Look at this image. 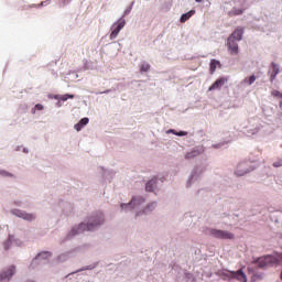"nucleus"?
<instances>
[{
	"label": "nucleus",
	"instance_id": "9b49d317",
	"mask_svg": "<svg viewBox=\"0 0 282 282\" xmlns=\"http://www.w3.org/2000/svg\"><path fill=\"white\" fill-rule=\"evenodd\" d=\"M229 39L234 41H241L243 39V28L238 26L230 35Z\"/></svg>",
	"mask_w": 282,
	"mask_h": 282
},
{
	"label": "nucleus",
	"instance_id": "f257e3e1",
	"mask_svg": "<svg viewBox=\"0 0 282 282\" xmlns=\"http://www.w3.org/2000/svg\"><path fill=\"white\" fill-rule=\"evenodd\" d=\"M217 276L223 279V281H232V279H236V281L240 282H248V276H246V273L243 272V269H240L238 271H230L228 269H221L216 272Z\"/></svg>",
	"mask_w": 282,
	"mask_h": 282
},
{
	"label": "nucleus",
	"instance_id": "ddd939ff",
	"mask_svg": "<svg viewBox=\"0 0 282 282\" xmlns=\"http://www.w3.org/2000/svg\"><path fill=\"white\" fill-rule=\"evenodd\" d=\"M217 67H221V62L217 59H212L210 67H209V72L212 75L215 74V72H217Z\"/></svg>",
	"mask_w": 282,
	"mask_h": 282
},
{
	"label": "nucleus",
	"instance_id": "a211bd4d",
	"mask_svg": "<svg viewBox=\"0 0 282 282\" xmlns=\"http://www.w3.org/2000/svg\"><path fill=\"white\" fill-rule=\"evenodd\" d=\"M254 80H257V76L251 75L249 77H246L242 82L241 85H253Z\"/></svg>",
	"mask_w": 282,
	"mask_h": 282
},
{
	"label": "nucleus",
	"instance_id": "c85d7f7f",
	"mask_svg": "<svg viewBox=\"0 0 282 282\" xmlns=\"http://www.w3.org/2000/svg\"><path fill=\"white\" fill-rule=\"evenodd\" d=\"M150 208H155V203L148 205V207L145 208V213H149Z\"/></svg>",
	"mask_w": 282,
	"mask_h": 282
},
{
	"label": "nucleus",
	"instance_id": "c756f323",
	"mask_svg": "<svg viewBox=\"0 0 282 282\" xmlns=\"http://www.w3.org/2000/svg\"><path fill=\"white\" fill-rule=\"evenodd\" d=\"M195 1H196V3H202L203 0H195Z\"/></svg>",
	"mask_w": 282,
	"mask_h": 282
},
{
	"label": "nucleus",
	"instance_id": "7ed1b4c3",
	"mask_svg": "<svg viewBox=\"0 0 282 282\" xmlns=\"http://www.w3.org/2000/svg\"><path fill=\"white\" fill-rule=\"evenodd\" d=\"M124 25H127V21L124 20V18H120L116 23H113L111 28L110 39H117L118 34H120V31L122 30V28H124Z\"/></svg>",
	"mask_w": 282,
	"mask_h": 282
},
{
	"label": "nucleus",
	"instance_id": "4be33fe9",
	"mask_svg": "<svg viewBox=\"0 0 282 282\" xmlns=\"http://www.w3.org/2000/svg\"><path fill=\"white\" fill-rule=\"evenodd\" d=\"M69 98L74 99V95L66 94V95L61 96L59 99L63 100V102H65V100H69Z\"/></svg>",
	"mask_w": 282,
	"mask_h": 282
},
{
	"label": "nucleus",
	"instance_id": "b1692460",
	"mask_svg": "<svg viewBox=\"0 0 282 282\" xmlns=\"http://www.w3.org/2000/svg\"><path fill=\"white\" fill-rule=\"evenodd\" d=\"M274 169H279L282 166V159H279L278 161L273 162Z\"/></svg>",
	"mask_w": 282,
	"mask_h": 282
},
{
	"label": "nucleus",
	"instance_id": "5701e85b",
	"mask_svg": "<svg viewBox=\"0 0 282 282\" xmlns=\"http://www.w3.org/2000/svg\"><path fill=\"white\" fill-rule=\"evenodd\" d=\"M271 95H272L274 98H281L282 93L279 91V90H273V91H271Z\"/></svg>",
	"mask_w": 282,
	"mask_h": 282
},
{
	"label": "nucleus",
	"instance_id": "dca6fc26",
	"mask_svg": "<svg viewBox=\"0 0 282 282\" xmlns=\"http://www.w3.org/2000/svg\"><path fill=\"white\" fill-rule=\"evenodd\" d=\"M241 14H243V9L234 8L228 12V17H241Z\"/></svg>",
	"mask_w": 282,
	"mask_h": 282
},
{
	"label": "nucleus",
	"instance_id": "20e7f679",
	"mask_svg": "<svg viewBox=\"0 0 282 282\" xmlns=\"http://www.w3.org/2000/svg\"><path fill=\"white\" fill-rule=\"evenodd\" d=\"M210 235L216 239H235V234L219 229H210Z\"/></svg>",
	"mask_w": 282,
	"mask_h": 282
},
{
	"label": "nucleus",
	"instance_id": "4468645a",
	"mask_svg": "<svg viewBox=\"0 0 282 282\" xmlns=\"http://www.w3.org/2000/svg\"><path fill=\"white\" fill-rule=\"evenodd\" d=\"M87 124H89V118H83L80 119V121L75 124V129L76 131H80L83 129V127H87Z\"/></svg>",
	"mask_w": 282,
	"mask_h": 282
},
{
	"label": "nucleus",
	"instance_id": "aec40b11",
	"mask_svg": "<svg viewBox=\"0 0 282 282\" xmlns=\"http://www.w3.org/2000/svg\"><path fill=\"white\" fill-rule=\"evenodd\" d=\"M50 257H52V253L45 251V252L37 254L36 259H50Z\"/></svg>",
	"mask_w": 282,
	"mask_h": 282
},
{
	"label": "nucleus",
	"instance_id": "7c9ffc66",
	"mask_svg": "<svg viewBox=\"0 0 282 282\" xmlns=\"http://www.w3.org/2000/svg\"><path fill=\"white\" fill-rule=\"evenodd\" d=\"M6 175H10L9 173H6Z\"/></svg>",
	"mask_w": 282,
	"mask_h": 282
},
{
	"label": "nucleus",
	"instance_id": "423d86ee",
	"mask_svg": "<svg viewBox=\"0 0 282 282\" xmlns=\"http://www.w3.org/2000/svg\"><path fill=\"white\" fill-rule=\"evenodd\" d=\"M17 272V267L11 265L7 271L2 272L0 274V282H8L12 276H14V273Z\"/></svg>",
	"mask_w": 282,
	"mask_h": 282
},
{
	"label": "nucleus",
	"instance_id": "6e6552de",
	"mask_svg": "<svg viewBox=\"0 0 282 282\" xmlns=\"http://www.w3.org/2000/svg\"><path fill=\"white\" fill-rule=\"evenodd\" d=\"M228 83V77H220L208 88V91H215V89H221L224 85Z\"/></svg>",
	"mask_w": 282,
	"mask_h": 282
},
{
	"label": "nucleus",
	"instance_id": "f3484780",
	"mask_svg": "<svg viewBox=\"0 0 282 282\" xmlns=\"http://www.w3.org/2000/svg\"><path fill=\"white\" fill-rule=\"evenodd\" d=\"M195 14V10H191L187 13H184L181 17V23H186V21H188V19H191V17H193Z\"/></svg>",
	"mask_w": 282,
	"mask_h": 282
},
{
	"label": "nucleus",
	"instance_id": "6ab92c4d",
	"mask_svg": "<svg viewBox=\"0 0 282 282\" xmlns=\"http://www.w3.org/2000/svg\"><path fill=\"white\" fill-rule=\"evenodd\" d=\"M271 67H272V73L271 74H280V72H281V68H279V65L276 64V63H272L271 64Z\"/></svg>",
	"mask_w": 282,
	"mask_h": 282
},
{
	"label": "nucleus",
	"instance_id": "a878e982",
	"mask_svg": "<svg viewBox=\"0 0 282 282\" xmlns=\"http://www.w3.org/2000/svg\"><path fill=\"white\" fill-rule=\"evenodd\" d=\"M276 76H279V75L275 74V73H271V75H270V82H271V83H274V80H276Z\"/></svg>",
	"mask_w": 282,
	"mask_h": 282
},
{
	"label": "nucleus",
	"instance_id": "f8f14e48",
	"mask_svg": "<svg viewBox=\"0 0 282 282\" xmlns=\"http://www.w3.org/2000/svg\"><path fill=\"white\" fill-rule=\"evenodd\" d=\"M140 204H144V198L142 196L133 197L128 205H121L122 208L131 206L135 208V206H140Z\"/></svg>",
	"mask_w": 282,
	"mask_h": 282
},
{
	"label": "nucleus",
	"instance_id": "bb28decb",
	"mask_svg": "<svg viewBox=\"0 0 282 282\" xmlns=\"http://www.w3.org/2000/svg\"><path fill=\"white\" fill-rule=\"evenodd\" d=\"M171 133H174V135H186L187 133L184 132V131H181V132H175V130H170Z\"/></svg>",
	"mask_w": 282,
	"mask_h": 282
},
{
	"label": "nucleus",
	"instance_id": "f03ea898",
	"mask_svg": "<svg viewBox=\"0 0 282 282\" xmlns=\"http://www.w3.org/2000/svg\"><path fill=\"white\" fill-rule=\"evenodd\" d=\"M104 221L105 218L102 217V215H99L98 217H91L89 224H80L77 229L74 228L70 232L74 236L78 235V232H85V230H95L96 228H98V226L104 224Z\"/></svg>",
	"mask_w": 282,
	"mask_h": 282
},
{
	"label": "nucleus",
	"instance_id": "cd10ccee",
	"mask_svg": "<svg viewBox=\"0 0 282 282\" xmlns=\"http://www.w3.org/2000/svg\"><path fill=\"white\" fill-rule=\"evenodd\" d=\"M35 109H37V111H43L44 107H43V105L37 104V105H35Z\"/></svg>",
	"mask_w": 282,
	"mask_h": 282
},
{
	"label": "nucleus",
	"instance_id": "9d476101",
	"mask_svg": "<svg viewBox=\"0 0 282 282\" xmlns=\"http://www.w3.org/2000/svg\"><path fill=\"white\" fill-rule=\"evenodd\" d=\"M204 153V148H195L194 150L187 152L185 154V160H195V158H199Z\"/></svg>",
	"mask_w": 282,
	"mask_h": 282
},
{
	"label": "nucleus",
	"instance_id": "1a4fd4ad",
	"mask_svg": "<svg viewBox=\"0 0 282 282\" xmlns=\"http://www.w3.org/2000/svg\"><path fill=\"white\" fill-rule=\"evenodd\" d=\"M13 215L20 217L21 219H25L26 221H34V219H36V216H34L33 214H28L19 209L13 210Z\"/></svg>",
	"mask_w": 282,
	"mask_h": 282
},
{
	"label": "nucleus",
	"instance_id": "393cba45",
	"mask_svg": "<svg viewBox=\"0 0 282 282\" xmlns=\"http://www.w3.org/2000/svg\"><path fill=\"white\" fill-rule=\"evenodd\" d=\"M246 173H248V171L241 172V171L239 170V167L236 170V175H238L239 177L246 175Z\"/></svg>",
	"mask_w": 282,
	"mask_h": 282
},
{
	"label": "nucleus",
	"instance_id": "2eb2a0df",
	"mask_svg": "<svg viewBox=\"0 0 282 282\" xmlns=\"http://www.w3.org/2000/svg\"><path fill=\"white\" fill-rule=\"evenodd\" d=\"M155 184H158V178H152L150 182L147 183L145 191H148L149 193H153Z\"/></svg>",
	"mask_w": 282,
	"mask_h": 282
},
{
	"label": "nucleus",
	"instance_id": "39448f33",
	"mask_svg": "<svg viewBox=\"0 0 282 282\" xmlns=\"http://www.w3.org/2000/svg\"><path fill=\"white\" fill-rule=\"evenodd\" d=\"M227 50L231 56L239 54V44L232 37L227 39Z\"/></svg>",
	"mask_w": 282,
	"mask_h": 282
},
{
	"label": "nucleus",
	"instance_id": "412c9836",
	"mask_svg": "<svg viewBox=\"0 0 282 282\" xmlns=\"http://www.w3.org/2000/svg\"><path fill=\"white\" fill-rule=\"evenodd\" d=\"M149 69H151V64L143 62L141 64V72H149Z\"/></svg>",
	"mask_w": 282,
	"mask_h": 282
},
{
	"label": "nucleus",
	"instance_id": "0eeeda50",
	"mask_svg": "<svg viewBox=\"0 0 282 282\" xmlns=\"http://www.w3.org/2000/svg\"><path fill=\"white\" fill-rule=\"evenodd\" d=\"M278 261L279 260L272 256H267L265 258L258 259L260 268H265V265H274V263H278Z\"/></svg>",
	"mask_w": 282,
	"mask_h": 282
}]
</instances>
